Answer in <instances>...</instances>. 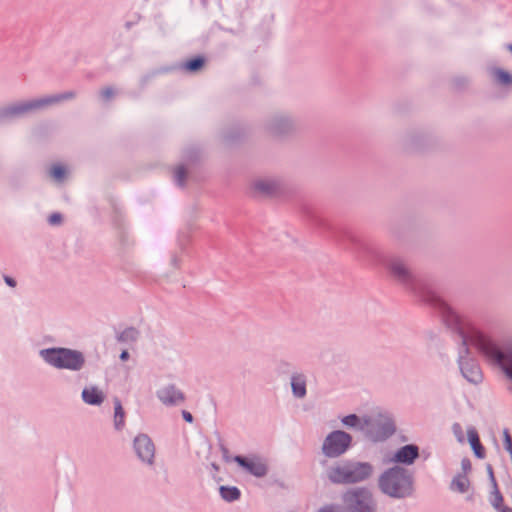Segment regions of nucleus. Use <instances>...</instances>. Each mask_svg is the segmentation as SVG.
Masks as SVG:
<instances>
[{"label":"nucleus","instance_id":"nucleus-4","mask_svg":"<svg viewBox=\"0 0 512 512\" xmlns=\"http://www.w3.org/2000/svg\"><path fill=\"white\" fill-rule=\"evenodd\" d=\"M42 357L57 368L78 370L84 363L82 354L78 351L54 348L41 351Z\"/></svg>","mask_w":512,"mask_h":512},{"label":"nucleus","instance_id":"nucleus-14","mask_svg":"<svg viewBox=\"0 0 512 512\" xmlns=\"http://www.w3.org/2000/svg\"><path fill=\"white\" fill-rule=\"evenodd\" d=\"M235 461L257 477H261L266 474V465L259 459H245L241 456H237Z\"/></svg>","mask_w":512,"mask_h":512},{"label":"nucleus","instance_id":"nucleus-27","mask_svg":"<svg viewBox=\"0 0 512 512\" xmlns=\"http://www.w3.org/2000/svg\"><path fill=\"white\" fill-rule=\"evenodd\" d=\"M174 174L177 183L182 185L186 177V169L183 166H179L175 169Z\"/></svg>","mask_w":512,"mask_h":512},{"label":"nucleus","instance_id":"nucleus-34","mask_svg":"<svg viewBox=\"0 0 512 512\" xmlns=\"http://www.w3.org/2000/svg\"><path fill=\"white\" fill-rule=\"evenodd\" d=\"M319 512H340V510L334 506H327L322 508Z\"/></svg>","mask_w":512,"mask_h":512},{"label":"nucleus","instance_id":"nucleus-13","mask_svg":"<svg viewBox=\"0 0 512 512\" xmlns=\"http://www.w3.org/2000/svg\"><path fill=\"white\" fill-rule=\"evenodd\" d=\"M159 399L164 404L177 405L184 401V395L174 386H168L158 392Z\"/></svg>","mask_w":512,"mask_h":512},{"label":"nucleus","instance_id":"nucleus-1","mask_svg":"<svg viewBox=\"0 0 512 512\" xmlns=\"http://www.w3.org/2000/svg\"><path fill=\"white\" fill-rule=\"evenodd\" d=\"M437 303L448 324L455 325L460 330L464 344L474 346L491 363L498 365L512 380V349H501L487 335L474 326H462L460 316L445 301L437 299Z\"/></svg>","mask_w":512,"mask_h":512},{"label":"nucleus","instance_id":"nucleus-12","mask_svg":"<svg viewBox=\"0 0 512 512\" xmlns=\"http://www.w3.org/2000/svg\"><path fill=\"white\" fill-rule=\"evenodd\" d=\"M461 372L463 376L472 383H479L482 380V373L478 364L473 359H461Z\"/></svg>","mask_w":512,"mask_h":512},{"label":"nucleus","instance_id":"nucleus-8","mask_svg":"<svg viewBox=\"0 0 512 512\" xmlns=\"http://www.w3.org/2000/svg\"><path fill=\"white\" fill-rule=\"evenodd\" d=\"M351 437L343 431L331 433L323 444V451L329 457H336L346 451L350 445Z\"/></svg>","mask_w":512,"mask_h":512},{"label":"nucleus","instance_id":"nucleus-30","mask_svg":"<svg viewBox=\"0 0 512 512\" xmlns=\"http://www.w3.org/2000/svg\"><path fill=\"white\" fill-rule=\"evenodd\" d=\"M453 431L457 437V439L460 441V442H464L465 441V437H464V434H463V431H462V428L459 424H455L453 426Z\"/></svg>","mask_w":512,"mask_h":512},{"label":"nucleus","instance_id":"nucleus-3","mask_svg":"<svg viewBox=\"0 0 512 512\" xmlns=\"http://www.w3.org/2000/svg\"><path fill=\"white\" fill-rule=\"evenodd\" d=\"M372 467L367 463H343L332 467L328 472L334 483H354L370 476Z\"/></svg>","mask_w":512,"mask_h":512},{"label":"nucleus","instance_id":"nucleus-37","mask_svg":"<svg viewBox=\"0 0 512 512\" xmlns=\"http://www.w3.org/2000/svg\"><path fill=\"white\" fill-rule=\"evenodd\" d=\"M121 360L125 361L129 358V354L127 351H123L120 355Z\"/></svg>","mask_w":512,"mask_h":512},{"label":"nucleus","instance_id":"nucleus-11","mask_svg":"<svg viewBox=\"0 0 512 512\" xmlns=\"http://www.w3.org/2000/svg\"><path fill=\"white\" fill-rule=\"evenodd\" d=\"M387 267L391 276L397 280L406 283L411 279V272L401 259H390L387 263Z\"/></svg>","mask_w":512,"mask_h":512},{"label":"nucleus","instance_id":"nucleus-26","mask_svg":"<svg viewBox=\"0 0 512 512\" xmlns=\"http://www.w3.org/2000/svg\"><path fill=\"white\" fill-rule=\"evenodd\" d=\"M203 63H204L203 59L196 58V59L188 61L185 65V67L189 71H196L203 66Z\"/></svg>","mask_w":512,"mask_h":512},{"label":"nucleus","instance_id":"nucleus-9","mask_svg":"<svg viewBox=\"0 0 512 512\" xmlns=\"http://www.w3.org/2000/svg\"><path fill=\"white\" fill-rule=\"evenodd\" d=\"M248 189L255 197L274 196L278 193L280 185L271 178H256L249 183Z\"/></svg>","mask_w":512,"mask_h":512},{"label":"nucleus","instance_id":"nucleus-33","mask_svg":"<svg viewBox=\"0 0 512 512\" xmlns=\"http://www.w3.org/2000/svg\"><path fill=\"white\" fill-rule=\"evenodd\" d=\"M462 469L464 471V475H466L471 470V462L468 459L462 460Z\"/></svg>","mask_w":512,"mask_h":512},{"label":"nucleus","instance_id":"nucleus-2","mask_svg":"<svg viewBox=\"0 0 512 512\" xmlns=\"http://www.w3.org/2000/svg\"><path fill=\"white\" fill-rule=\"evenodd\" d=\"M379 486L385 494L400 498L411 493L412 481L408 471L397 466L382 474Z\"/></svg>","mask_w":512,"mask_h":512},{"label":"nucleus","instance_id":"nucleus-24","mask_svg":"<svg viewBox=\"0 0 512 512\" xmlns=\"http://www.w3.org/2000/svg\"><path fill=\"white\" fill-rule=\"evenodd\" d=\"M51 176L56 179V180H62L66 174V170L63 166L61 165H54L52 168H51Z\"/></svg>","mask_w":512,"mask_h":512},{"label":"nucleus","instance_id":"nucleus-38","mask_svg":"<svg viewBox=\"0 0 512 512\" xmlns=\"http://www.w3.org/2000/svg\"><path fill=\"white\" fill-rule=\"evenodd\" d=\"M500 512H512V509L504 507Z\"/></svg>","mask_w":512,"mask_h":512},{"label":"nucleus","instance_id":"nucleus-21","mask_svg":"<svg viewBox=\"0 0 512 512\" xmlns=\"http://www.w3.org/2000/svg\"><path fill=\"white\" fill-rule=\"evenodd\" d=\"M114 403H115L114 423H115V427L117 429H120L124 425L125 413H124L122 405L118 399H116Z\"/></svg>","mask_w":512,"mask_h":512},{"label":"nucleus","instance_id":"nucleus-15","mask_svg":"<svg viewBox=\"0 0 512 512\" xmlns=\"http://www.w3.org/2000/svg\"><path fill=\"white\" fill-rule=\"evenodd\" d=\"M418 456V448L414 445H406L402 447L395 455L392 461L411 464Z\"/></svg>","mask_w":512,"mask_h":512},{"label":"nucleus","instance_id":"nucleus-17","mask_svg":"<svg viewBox=\"0 0 512 512\" xmlns=\"http://www.w3.org/2000/svg\"><path fill=\"white\" fill-rule=\"evenodd\" d=\"M467 438L471 447L478 458H484L485 450L480 443L477 431L474 428H469L467 431Z\"/></svg>","mask_w":512,"mask_h":512},{"label":"nucleus","instance_id":"nucleus-7","mask_svg":"<svg viewBox=\"0 0 512 512\" xmlns=\"http://www.w3.org/2000/svg\"><path fill=\"white\" fill-rule=\"evenodd\" d=\"M70 96L71 95L61 94V95L43 97V98L36 99V100L16 103V104H13V105H10L9 107H7L6 113L8 115H20V114H23V113H26V112H29L32 110L41 109L43 107L58 103L61 100L65 99L67 97H70Z\"/></svg>","mask_w":512,"mask_h":512},{"label":"nucleus","instance_id":"nucleus-28","mask_svg":"<svg viewBox=\"0 0 512 512\" xmlns=\"http://www.w3.org/2000/svg\"><path fill=\"white\" fill-rule=\"evenodd\" d=\"M504 447L508 452H512V438L508 430L504 431Z\"/></svg>","mask_w":512,"mask_h":512},{"label":"nucleus","instance_id":"nucleus-35","mask_svg":"<svg viewBox=\"0 0 512 512\" xmlns=\"http://www.w3.org/2000/svg\"><path fill=\"white\" fill-rule=\"evenodd\" d=\"M182 415H183V418H184L187 422L191 423V422L193 421V417H192L191 413H189L188 411H183V412H182Z\"/></svg>","mask_w":512,"mask_h":512},{"label":"nucleus","instance_id":"nucleus-25","mask_svg":"<svg viewBox=\"0 0 512 512\" xmlns=\"http://www.w3.org/2000/svg\"><path fill=\"white\" fill-rule=\"evenodd\" d=\"M503 498L498 490L491 496L492 505L500 512L504 507L502 506Z\"/></svg>","mask_w":512,"mask_h":512},{"label":"nucleus","instance_id":"nucleus-22","mask_svg":"<svg viewBox=\"0 0 512 512\" xmlns=\"http://www.w3.org/2000/svg\"><path fill=\"white\" fill-rule=\"evenodd\" d=\"M221 496L227 501H233L239 498L240 491L235 487H225L222 486L220 488Z\"/></svg>","mask_w":512,"mask_h":512},{"label":"nucleus","instance_id":"nucleus-10","mask_svg":"<svg viewBox=\"0 0 512 512\" xmlns=\"http://www.w3.org/2000/svg\"><path fill=\"white\" fill-rule=\"evenodd\" d=\"M134 447L137 455L145 462L151 463L154 458V445L146 435H139L135 438Z\"/></svg>","mask_w":512,"mask_h":512},{"label":"nucleus","instance_id":"nucleus-39","mask_svg":"<svg viewBox=\"0 0 512 512\" xmlns=\"http://www.w3.org/2000/svg\"><path fill=\"white\" fill-rule=\"evenodd\" d=\"M510 50L512 51V45L510 46Z\"/></svg>","mask_w":512,"mask_h":512},{"label":"nucleus","instance_id":"nucleus-20","mask_svg":"<svg viewBox=\"0 0 512 512\" xmlns=\"http://www.w3.org/2000/svg\"><path fill=\"white\" fill-rule=\"evenodd\" d=\"M492 75L494 79L503 85H511L512 84V75L507 71H504L500 68H495L492 70Z\"/></svg>","mask_w":512,"mask_h":512},{"label":"nucleus","instance_id":"nucleus-36","mask_svg":"<svg viewBox=\"0 0 512 512\" xmlns=\"http://www.w3.org/2000/svg\"><path fill=\"white\" fill-rule=\"evenodd\" d=\"M5 282H6L9 286H11V287H15V285H16L15 280H14V279H12V278H11V277H9V276H6V277H5Z\"/></svg>","mask_w":512,"mask_h":512},{"label":"nucleus","instance_id":"nucleus-29","mask_svg":"<svg viewBox=\"0 0 512 512\" xmlns=\"http://www.w3.org/2000/svg\"><path fill=\"white\" fill-rule=\"evenodd\" d=\"M343 423L348 426H356L359 423V419L356 415H349L343 419Z\"/></svg>","mask_w":512,"mask_h":512},{"label":"nucleus","instance_id":"nucleus-5","mask_svg":"<svg viewBox=\"0 0 512 512\" xmlns=\"http://www.w3.org/2000/svg\"><path fill=\"white\" fill-rule=\"evenodd\" d=\"M347 512H373L374 506L371 494L364 489H353L343 496Z\"/></svg>","mask_w":512,"mask_h":512},{"label":"nucleus","instance_id":"nucleus-16","mask_svg":"<svg viewBox=\"0 0 512 512\" xmlns=\"http://www.w3.org/2000/svg\"><path fill=\"white\" fill-rule=\"evenodd\" d=\"M82 398L87 404L99 405L103 402L105 396L101 390L92 386L83 390Z\"/></svg>","mask_w":512,"mask_h":512},{"label":"nucleus","instance_id":"nucleus-23","mask_svg":"<svg viewBox=\"0 0 512 512\" xmlns=\"http://www.w3.org/2000/svg\"><path fill=\"white\" fill-rule=\"evenodd\" d=\"M138 336V332L134 328H129L123 331L120 336V341H134Z\"/></svg>","mask_w":512,"mask_h":512},{"label":"nucleus","instance_id":"nucleus-32","mask_svg":"<svg viewBox=\"0 0 512 512\" xmlns=\"http://www.w3.org/2000/svg\"><path fill=\"white\" fill-rule=\"evenodd\" d=\"M114 90L112 88H106V89H103L102 92H101V95L104 99H109L110 97H112L114 95Z\"/></svg>","mask_w":512,"mask_h":512},{"label":"nucleus","instance_id":"nucleus-6","mask_svg":"<svg viewBox=\"0 0 512 512\" xmlns=\"http://www.w3.org/2000/svg\"><path fill=\"white\" fill-rule=\"evenodd\" d=\"M362 429H365L369 436L377 441L394 432V423L388 415L379 414L377 417L365 419Z\"/></svg>","mask_w":512,"mask_h":512},{"label":"nucleus","instance_id":"nucleus-31","mask_svg":"<svg viewBox=\"0 0 512 512\" xmlns=\"http://www.w3.org/2000/svg\"><path fill=\"white\" fill-rule=\"evenodd\" d=\"M62 218L61 215L58 213H54L49 217V223L52 225L59 224L61 222Z\"/></svg>","mask_w":512,"mask_h":512},{"label":"nucleus","instance_id":"nucleus-19","mask_svg":"<svg viewBox=\"0 0 512 512\" xmlns=\"http://www.w3.org/2000/svg\"><path fill=\"white\" fill-rule=\"evenodd\" d=\"M470 481L466 475H459L454 478L451 484V488L454 491H458L460 493H465L469 490Z\"/></svg>","mask_w":512,"mask_h":512},{"label":"nucleus","instance_id":"nucleus-18","mask_svg":"<svg viewBox=\"0 0 512 512\" xmlns=\"http://www.w3.org/2000/svg\"><path fill=\"white\" fill-rule=\"evenodd\" d=\"M291 385L295 396L303 397L306 394V381L302 375H294Z\"/></svg>","mask_w":512,"mask_h":512}]
</instances>
